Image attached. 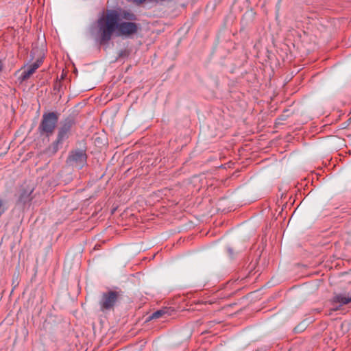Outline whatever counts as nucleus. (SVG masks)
Returning a JSON list of instances; mask_svg holds the SVG:
<instances>
[{
  "instance_id": "obj_1",
  "label": "nucleus",
  "mask_w": 351,
  "mask_h": 351,
  "mask_svg": "<svg viewBox=\"0 0 351 351\" xmlns=\"http://www.w3.org/2000/svg\"><path fill=\"white\" fill-rule=\"evenodd\" d=\"M100 44L108 43L114 33L119 36H130L138 32L139 24L134 22H120L118 10H109L97 20Z\"/></svg>"
},
{
  "instance_id": "obj_2",
  "label": "nucleus",
  "mask_w": 351,
  "mask_h": 351,
  "mask_svg": "<svg viewBox=\"0 0 351 351\" xmlns=\"http://www.w3.org/2000/svg\"><path fill=\"white\" fill-rule=\"evenodd\" d=\"M58 121V114L56 112H51L44 113L38 130L41 134L49 136L53 134Z\"/></svg>"
},
{
  "instance_id": "obj_3",
  "label": "nucleus",
  "mask_w": 351,
  "mask_h": 351,
  "mask_svg": "<svg viewBox=\"0 0 351 351\" xmlns=\"http://www.w3.org/2000/svg\"><path fill=\"white\" fill-rule=\"evenodd\" d=\"M119 298V293L114 291H109L103 293L99 301L101 310L105 311L112 309L118 301Z\"/></svg>"
},
{
  "instance_id": "obj_4",
  "label": "nucleus",
  "mask_w": 351,
  "mask_h": 351,
  "mask_svg": "<svg viewBox=\"0 0 351 351\" xmlns=\"http://www.w3.org/2000/svg\"><path fill=\"white\" fill-rule=\"evenodd\" d=\"M86 155L84 151H72L67 159V162L76 167L81 168L86 162Z\"/></svg>"
},
{
  "instance_id": "obj_5",
  "label": "nucleus",
  "mask_w": 351,
  "mask_h": 351,
  "mask_svg": "<svg viewBox=\"0 0 351 351\" xmlns=\"http://www.w3.org/2000/svg\"><path fill=\"white\" fill-rule=\"evenodd\" d=\"M43 63V60L39 59L37 60L35 62L30 65L24 66L21 69V71H23L21 73L19 80L21 82H24L27 80L30 77L36 72V71L40 66Z\"/></svg>"
},
{
  "instance_id": "obj_6",
  "label": "nucleus",
  "mask_w": 351,
  "mask_h": 351,
  "mask_svg": "<svg viewBox=\"0 0 351 351\" xmlns=\"http://www.w3.org/2000/svg\"><path fill=\"white\" fill-rule=\"evenodd\" d=\"M73 125V121L71 119H66L62 122L60 127L58 129L57 138L58 142H63L65 139L69 138L71 129Z\"/></svg>"
},
{
  "instance_id": "obj_7",
  "label": "nucleus",
  "mask_w": 351,
  "mask_h": 351,
  "mask_svg": "<svg viewBox=\"0 0 351 351\" xmlns=\"http://www.w3.org/2000/svg\"><path fill=\"white\" fill-rule=\"evenodd\" d=\"M333 303H339L340 306L345 305L351 302V296L344 294H337L332 298Z\"/></svg>"
},
{
  "instance_id": "obj_8",
  "label": "nucleus",
  "mask_w": 351,
  "mask_h": 351,
  "mask_svg": "<svg viewBox=\"0 0 351 351\" xmlns=\"http://www.w3.org/2000/svg\"><path fill=\"white\" fill-rule=\"evenodd\" d=\"M119 14V21L121 20L128 21L127 22H133L136 20V16L130 11L120 10L118 11Z\"/></svg>"
},
{
  "instance_id": "obj_9",
  "label": "nucleus",
  "mask_w": 351,
  "mask_h": 351,
  "mask_svg": "<svg viewBox=\"0 0 351 351\" xmlns=\"http://www.w3.org/2000/svg\"><path fill=\"white\" fill-rule=\"evenodd\" d=\"M63 142H58V138H57L47 149V152L49 154L53 155L55 154L59 149L60 145H62Z\"/></svg>"
},
{
  "instance_id": "obj_10",
  "label": "nucleus",
  "mask_w": 351,
  "mask_h": 351,
  "mask_svg": "<svg viewBox=\"0 0 351 351\" xmlns=\"http://www.w3.org/2000/svg\"><path fill=\"white\" fill-rule=\"evenodd\" d=\"M30 195H31V192L27 193L26 191H24L23 193H22L20 195V197L19 198V201H18L19 203L23 205H25L27 203H29L32 200Z\"/></svg>"
},
{
  "instance_id": "obj_11",
  "label": "nucleus",
  "mask_w": 351,
  "mask_h": 351,
  "mask_svg": "<svg viewBox=\"0 0 351 351\" xmlns=\"http://www.w3.org/2000/svg\"><path fill=\"white\" fill-rule=\"evenodd\" d=\"M167 313H168V310L167 308L160 309V310H158V311H156V312H154L152 315L151 318L152 319L160 318V317H164Z\"/></svg>"
},
{
  "instance_id": "obj_12",
  "label": "nucleus",
  "mask_w": 351,
  "mask_h": 351,
  "mask_svg": "<svg viewBox=\"0 0 351 351\" xmlns=\"http://www.w3.org/2000/svg\"><path fill=\"white\" fill-rule=\"evenodd\" d=\"M3 64L1 60H0V72L3 70Z\"/></svg>"
}]
</instances>
